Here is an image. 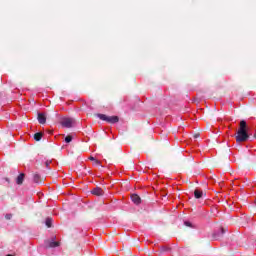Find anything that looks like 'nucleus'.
I'll return each instance as SVG.
<instances>
[{"label": "nucleus", "instance_id": "nucleus-1", "mask_svg": "<svg viewBox=\"0 0 256 256\" xmlns=\"http://www.w3.org/2000/svg\"><path fill=\"white\" fill-rule=\"evenodd\" d=\"M249 134L247 133V122L245 120L240 121V127L236 133V142L237 143H245L248 141Z\"/></svg>", "mask_w": 256, "mask_h": 256}, {"label": "nucleus", "instance_id": "nucleus-2", "mask_svg": "<svg viewBox=\"0 0 256 256\" xmlns=\"http://www.w3.org/2000/svg\"><path fill=\"white\" fill-rule=\"evenodd\" d=\"M97 117L101 119V121H106L107 123H119V117L117 116H107L105 114H97Z\"/></svg>", "mask_w": 256, "mask_h": 256}, {"label": "nucleus", "instance_id": "nucleus-3", "mask_svg": "<svg viewBox=\"0 0 256 256\" xmlns=\"http://www.w3.org/2000/svg\"><path fill=\"white\" fill-rule=\"evenodd\" d=\"M73 123H75L73 118H63L61 121L62 127H66L67 129H71V127H73Z\"/></svg>", "mask_w": 256, "mask_h": 256}, {"label": "nucleus", "instance_id": "nucleus-4", "mask_svg": "<svg viewBox=\"0 0 256 256\" xmlns=\"http://www.w3.org/2000/svg\"><path fill=\"white\" fill-rule=\"evenodd\" d=\"M223 235H225V229L221 228L217 232L213 233V239H215L217 241V240L221 239V237H223Z\"/></svg>", "mask_w": 256, "mask_h": 256}, {"label": "nucleus", "instance_id": "nucleus-5", "mask_svg": "<svg viewBox=\"0 0 256 256\" xmlns=\"http://www.w3.org/2000/svg\"><path fill=\"white\" fill-rule=\"evenodd\" d=\"M38 123H40V125H45V123H47V117L45 114L38 113Z\"/></svg>", "mask_w": 256, "mask_h": 256}, {"label": "nucleus", "instance_id": "nucleus-6", "mask_svg": "<svg viewBox=\"0 0 256 256\" xmlns=\"http://www.w3.org/2000/svg\"><path fill=\"white\" fill-rule=\"evenodd\" d=\"M92 195H96L98 197H101L103 195V189L96 187L91 191Z\"/></svg>", "mask_w": 256, "mask_h": 256}, {"label": "nucleus", "instance_id": "nucleus-7", "mask_svg": "<svg viewBox=\"0 0 256 256\" xmlns=\"http://www.w3.org/2000/svg\"><path fill=\"white\" fill-rule=\"evenodd\" d=\"M131 199L135 205H139L141 203V197H139L137 194H132Z\"/></svg>", "mask_w": 256, "mask_h": 256}, {"label": "nucleus", "instance_id": "nucleus-8", "mask_svg": "<svg viewBox=\"0 0 256 256\" xmlns=\"http://www.w3.org/2000/svg\"><path fill=\"white\" fill-rule=\"evenodd\" d=\"M24 179H25V174H23V173L20 174V175L17 177V179H16L17 185H23Z\"/></svg>", "mask_w": 256, "mask_h": 256}, {"label": "nucleus", "instance_id": "nucleus-9", "mask_svg": "<svg viewBox=\"0 0 256 256\" xmlns=\"http://www.w3.org/2000/svg\"><path fill=\"white\" fill-rule=\"evenodd\" d=\"M194 196H195V199H201V197H203V191L196 189L194 191Z\"/></svg>", "mask_w": 256, "mask_h": 256}, {"label": "nucleus", "instance_id": "nucleus-10", "mask_svg": "<svg viewBox=\"0 0 256 256\" xmlns=\"http://www.w3.org/2000/svg\"><path fill=\"white\" fill-rule=\"evenodd\" d=\"M42 138H43V133L38 132V133L34 134L35 141H39Z\"/></svg>", "mask_w": 256, "mask_h": 256}, {"label": "nucleus", "instance_id": "nucleus-11", "mask_svg": "<svg viewBox=\"0 0 256 256\" xmlns=\"http://www.w3.org/2000/svg\"><path fill=\"white\" fill-rule=\"evenodd\" d=\"M48 247H51V248L59 247V242L51 241L49 242Z\"/></svg>", "mask_w": 256, "mask_h": 256}, {"label": "nucleus", "instance_id": "nucleus-12", "mask_svg": "<svg viewBox=\"0 0 256 256\" xmlns=\"http://www.w3.org/2000/svg\"><path fill=\"white\" fill-rule=\"evenodd\" d=\"M40 179H41V177L39 176V174H34V176H33L34 183H39Z\"/></svg>", "mask_w": 256, "mask_h": 256}, {"label": "nucleus", "instance_id": "nucleus-13", "mask_svg": "<svg viewBox=\"0 0 256 256\" xmlns=\"http://www.w3.org/2000/svg\"><path fill=\"white\" fill-rule=\"evenodd\" d=\"M51 223H53V219L47 218L45 221L46 226L51 227Z\"/></svg>", "mask_w": 256, "mask_h": 256}, {"label": "nucleus", "instance_id": "nucleus-14", "mask_svg": "<svg viewBox=\"0 0 256 256\" xmlns=\"http://www.w3.org/2000/svg\"><path fill=\"white\" fill-rule=\"evenodd\" d=\"M65 141H66V143H71V141H73V137L66 136Z\"/></svg>", "mask_w": 256, "mask_h": 256}, {"label": "nucleus", "instance_id": "nucleus-15", "mask_svg": "<svg viewBox=\"0 0 256 256\" xmlns=\"http://www.w3.org/2000/svg\"><path fill=\"white\" fill-rule=\"evenodd\" d=\"M184 225H185L186 227H193V225H192L191 222H189V221H185V222H184Z\"/></svg>", "mask_w": 256, "mask_h": 256}, {"label": "nucleus", "instance_id": "nucleus-16", "mask_svg": "<svg viewBox=\"0 0 256 256\" xmlns=\"http://www.w3.org/2000/svg\"><path fill=\"white\" fill-rule=\"evenodd\" d=\"M94 164H95V165H101V162L96 159V160L94 161Z\"/></svg>", "mask_w": 256, "mask_h": 256}, {"label": "nucleus", "instance_id": "nucleus-17", "mask_svg": "<svg viewBox=\"0 0 256 256\" xmlns=\"http://www.w3.org/2000/svg\"><path fill=\"white\" fill-rule=\"evenodd\" d=\"M5 217H6V219L9 220V219H11L12 215L11 214H7Z\"/></svg>", "mask_w": 256, "mask_h": 256}, {"label": "nucleus", "instance_id": "nucleus-18", "mask_svg": "<svg viewBox=\"0 0 256 256\" xmlns=\"http://www.w3.org/2000/svg\"><path fill=\"white\" fill-rule=\"evenodd\" d=\"M89 159H90V161H95L96 160L95 157H93V156H91Z\"/></svg>", "mask_w": 256, "mask_h": 256}, {"label": "nucleus", "instance_id": "nucleus-19", "mask_svg": "<svg viewBox=\"0 0 256 256\" xmlns=\"http://www.w3.org/2000/svg\"><path fill=\"white\" fill-rule=\"evenodd\" d=\"M50 163H51V162L47 161V162H46V167H49Z\"/></svg>", "mask_w": 256, "mask_h": 256}]
</instances>
